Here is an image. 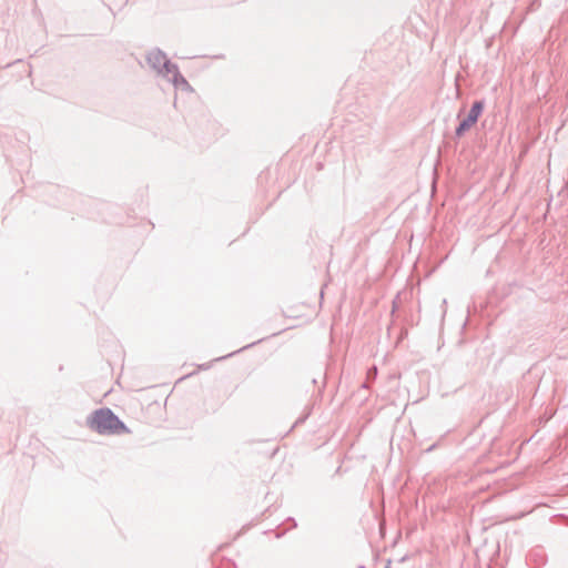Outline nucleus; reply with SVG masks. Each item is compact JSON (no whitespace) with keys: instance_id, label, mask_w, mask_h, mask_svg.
Listing matches in <instances>:
<instances>
[{"instance_id":"nucleus-2","label":"nucleus","mask_w":568,"mask_h":568,"mask_svg":"<svg viewBox=\"0 0 568 568\" xmlns=\"http://www.w3.org/2000/svg\"><path fill=\"white\" fill-rule=\"evenodd\" d=\"M483 108H484V105L479 101H477L473 104L467 118L464 121H462V123L457 128V130H456L457 135L460 136L464 132H466L473 125H475V123L477 122V120L483 111Z\"/></svg>"},{"instance_id":"nucleus-1","label":"nucleus","mask_w":568,"mask_h":568,"mask_svg":"<svg viewBox=\"0 0 568 568\" xmlns=\"http://www.w3.org/2000/svg\"><path fill=\"white\" fill-rule=\"evenodd\" d=\"M88 425L99 434L129 433L126 426L109 408H101L88 418Z\"/></svg>"}]
</instances>
